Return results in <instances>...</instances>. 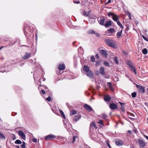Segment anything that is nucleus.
<instances>
[{
	"label": "nucleus",
	"mask_w": 148,
	"mask_h": 148,
	"mask_svg": "<svg viewBox=\"0 0 148 148\" xmlns=\"http://www.w3.org/2000/svg\"><path fill=\"white\" fill-rule=\"evenodd\" d=\"M78 138L76 136H74L73 138V141L72 142V143H73L76 140H78Z\"/></svg>",
	"instance_id": "23"
},
{
	"label": "nucleus",
	"mask_w": 148,
	"mask_h": 148,
	"mask_svg": "<svg viewBox=\"0 0 148 148\" xmlns=\"http://www.w3.org/2000/svg\"><path fill=\"white\" fill-rule=\"evenodd\" d=\"M114 61H115V63L116 64H118L119 63V62L117 58L116 57H115L114 58Z\"/></svg>",
	"instance_id": "34"
},
{
	"label": "nucleus",
	"mask_w": 148,
	"mask_h": 148,
	"mask_svg": "<svg viewBox=\"0 0 148 148\" xmlns=\"http://www.w3.org/2000/svg\"><path fill=\"white\" fill-rule=\"evenodd\" d=\"M136 95H137L136 93V92H133L132 93V96L134 98L136 97Z\"/></svg>",
	"instance_id": "33"
},
{
	"label": "nucleus",
	"mask_w": 148,
	"mask_h": 148,
	"mask_svg": "<svg viewBox=\"0 0 148 148\" xmlns=\"http://www.w3.org/2000/svg\"><path fill=\"white\" fill-rule=\"evenodd\" d=\"M128 133H129L130 134H131V131H130V130H129V131H128Z\"/></svg>",
	"instance_id": "60"
},
{
	"label": "nucleus",
	"mask_w": 148,
	"mask_h": 148,
	"mask_svg": "<svg viewBox=\"0 0 148 148\" xmlns=\"http://www.w3.org/2000/svg\"><path fill=\"white\" fill-rule=\"evenodd\" d=\"M142 53L144 54H146L147 53V49L146 48L143 49L142 50Z\"/></svg>",
	"instance_id": "27"
},
{
	"label": "nucleus",
	"mask_w": 148,
	"mask_h": 148,
	"mask_svg": "<svg viewBox=\"0 0 148 148\" xmlns=\"http://www.w3.org/2000/svg\"><path fill=\"white\" fill-rule=\"evenodd\" d=\"M133 66H134V65H133V64L131 65L130 66H129L130 68L132 67Z\"/></svg>",
	"instance_id": "59"
},
{
	"label": "nucleus",
	"mask_w": 148,
	"mask_h": 148,
	"mask_svg": "<svg viewBox=\"0 0 148 148\" xmlns=\"http://www.w3.org/2000/svg\"><path fill=\"white\" fill-rule=\"evenodd\" d=\"M115 143L116 145L118 146H121L123 144V142L119 140H115Z\"/></svg>",
	"instance_id": "6"
},
{
	"label": "nucleus",
	"mask_w": 148,
	"mask_h": 148,
	"mask_svg": "<svg viewBox=\"0 0 148 148\" xmlns=\"http://www.w3.org/2000/svg\"><path fill=\"white\" fill-rule=\"evenodd\" d=\"M100 63V62L99 61H97L96 62V65H98L99 63Z\"/></svg>",
	"instance_id": "51"
},
{
	"label": "nucleus",
	"mask_w": 148,
	"mask_h": 148,
	"mask_svg": "<svg viewBox=\"0 0 148 148\" xmlns=\"http://www.w3.org/2000/svg\"><path fill=\"white\" fill-rule=\"evenodd\" d=\"M65 68V66L64 64H60L58 66V69L60 70H64Z\"/></svg>",
	"instance_id": "14"
},
{
	"label": "nucleus",
	"mask_w": 148,
	"mask_h": 148,
	"mask_svg": "<svg viewBox=\"0 0 148 148\" xmlns=\"http://www.w3.org/2000/svg\"><path fill=\"white\" fill-rule=\"evenodd\" d=\"M96 56L97 58H99V55L97 53L96 54Z\"/></svg>",
	"instance_id": "57"
},
{
	"label": "nucleus",
	"mask_w": 148,
	"mask_h": 148,
	"mask_svg": "<svg viewBox=\"0 0 148 148\" xmlns=\"http://www.w3.org/2000/svg\"><path fill=\"white\" fill-rule=\"evenodd\" d=\"M95 34L97 36V37L99 36L100 35L98 33H95Z\"/></svg>",
	"instance_id": "55"
},
{
	"label": "nucleus",
	"mask_w": 148,
	"mask_h": 148,
	"mask_svg": "<svg viewBox=\"0 0 148 148\" xmlns=\"http://www.w3.org/2000/svg\"><path fill=\"white\" fill-rule=\"evenodd\" d=\"M4 47V46H2L0 48V50Z\"/></svg>",
	"instance_id": "61"
},
{
	"label": "nucleus",
	"mask_w": 148,
	"mask_h": 148,
	"mask_svg": "<svg viewBox=\"0 0 148 148\" xmlns=\"http://www.w3.org/2000/svg\"><path fill=\"white\" fill-rule=\"evenodd\" d=\"M111 2V0H108V2L106 3V4H108Z\"/></svg>",
	"instance_id": "54"
},
{
	"label": "nucleus",
	"mask_w": 148,
	"mask_h": 148,
	"mask_svg": "<svg viewBox=\"0 0 148 148\" xmlns=\"http://www.w3.org/2000/svg\"><path fill=\"white\" fill-rule=\"evenodd\" d=\"M16 139V137H15V136H14L12 138V140H14Z\"/></svg>",
	"instance_id": "58"
},
{
	"label": "nucleus",
	"mask_w": 148,
	"mask_h": 148,
	"mask_svg": "<svg viewBox=\"0 0 148 148\" xmlns=\"http://www.w3.org/2000/svg\"><path fill=\"white\" fill-rule=\"evenodd\" d=\"M25 143L23 141V143L21 145V148H25Z\"/></svg>",
	"instance_id": "38"
},
{
	"label": "nucleus",
	"mask_w": 148,
	"mask_h": 148,
	"mask_svg": "<svg viewBox=\"0 0 148 148\" xmlns=\"http://www.w3.org/2000/svg\"><path fill=\"white\" fill-rule=\"evenodd\" d=\"M89 33L90 34H95V32L94 31V30H90L89 31Z\"/></svg>",
	"instance_id": "42"
},
{
	"label": "nucleus",
	"mask_w": 148,
	"mask_h": 148,
	"mask_svg": "<svg viewBox=\"0 0 148 148\" xmlns=\"http://www.w3.org/2000/svg\"><path fill=\"white\" fill-rule=\"evenodd\" d=\"M138 143L139 145L142 147H144L145 145V142L142 139H139L138 141Z\"/></svg>",
	"instance_id": "3"
},
{
	"label": "nucleus",
	"mask_w": 148,
	"mask_h": 148,
	"mask_svg": "<svg viewBox=\"0 0 148 148\" xmlns=\"http://www.w3.org/2000/svg\"><path fill=\"white\" fill-rule=\"evenodd\" d=\"M121 110L122 112H124L125 111V108L123 107H122L121 108Z\"/></svg>",
	"instance_id": "48"
},
{
	"label": "nucleus",
	"mask_w": 148,
	"mask_h": 148,
	"mask_svg": "<svg viewBox=\"0 0 148 148\" xmlns=\"http://www.w3.org/2000/svg\"><path fill=\"white\" fill-rule=\"evenodd\" d=\"M0 138L4 139H5V137L4 134L1 133V132H0Z\"/></svg>",
	"instance_id": "25"
},
{
	"label": "nucleus",
	"mask_w": 148,
	"mask_h": 148,
	"mask_svg": "<svg viewBox=\"0 0 148 148\" xmlns=\"http://www.w3.org/2000/svg\"><path fill=\"white\" fill-rule=\"evenodd\" d=\"M112 22L111 21H107L104 25L106 27H109L112 25Z\"/></svg>",
	"instance_id": "9"
},
{
	"label": "nucleus",
	"mask_w": 148,
	"mask_h": 148,
	"mask_svg": "<svg viewBox=\"0 0 148 148\" xmlns=\"http://www.w3.org/2000/svg\"><path fill=\"white\" fill-rule=\"evenodd\" d=\"M55 138L56 136L50 134L45 136V140H48L49 139H54Z\"/></svg>",
	"instance_id": "4"
},
{
	"label": "nucleus",
	"mask_w": 148,
	"mask_h": 148,
	"mask_svg": "<svg viewBox=\"0 0 148 148\" xmlns=\"http://www.w3.org/2000/svg\"><path fill=\"white\" fill-rule=\"evenodd\" d=\"M41 92L43 94H45V92L43 89H42L41 90Z\"/></svg>",
	"instance_id": "47"
},
{
	"label": "nucleus",
	"mask_w": 148,
	"mask_h": 148,
	"mask_svg": "<svg viewBox=\"0 0 148 148\" xmlns=\"http://www.w3.org/2000/svg\"><path fill=\"white\" fill-rule=\"evenodd\" d=\"M15 143L16 144H20L22 143V142L21 140H17L15 141Z\"/></svg>",
	"instance_id": "30"
},
{
	"label": "nucleus",
	"mask_w": 148,
	"mask_h": 148,
	"mask_svg": "<svg viewBox=\"0 0 148 148\" xmlns=\"http://www.w3.org/2000/svg\"><path fill=\"white\" fill-rule=\"evenodd\" d=\"M86 75L88 77L90 78L93 77V73L90 71H89L87 72H86Z\"/></svg>",
	"instance_id": "10"
},
{
	"label": "nucleus",
	"mask_w": 148,
	"mask_h": 148,
	"mask_svg": "<svg viewBox=\"0 0 148 148\" xmlns=\"http://www.w3.org/2000/svg\"><path fill=\"white\" fill-rule=\"evenodd\" d=\"M31 55V53H26L22 57V58L24 59H26L29 58Z\"/></svg>",
	"instance_id": "11"
},
{
	"label": "nucleus",
	"mask_w": 148,
	"mask_h": 148,
	"mask_svg": "<svg viewBox=\"0 0 148 148\" xmlns=\"http://www.w3.org/2000/svg\"><path fill=\"white\" fill-rule=\"evenodd\" d=\"M102 118L106 120L107 119V116L105 114H102Z\"/></svg>",
	"instance_id": "31"
},
{
	"label": "nucleus",
	"mask_w": 148,
	"mask_h": 148,
	"mask_svg": "<svg viewBox=\"0 0 148 148\" xmlns=\"http://www.w3.org/2000/svg\"><path fill=\"white\" fill-rule=\"evenodd\" d=\"M25 31H26V30L25 29H24V32L25 33Z\"/></svg>",
	"instance_id": "64"
},
{
	"label": "nucleus",
	"mask_w": 148,
	"mask_h": 148,
	"mask_svg": "<svg viewBox=\"0 0 148 148\" xmlns=\"http://www.w3.org/2000/svg\"><path fill=\"white\" fill-rule=\"evenodd\" d=\"M115 30L114 28H110L108 30V33H111V34Z\"/></svg>",
	"instance_id": "22"
},
{
	"label": "nucleus",
	"mask_w": 148,
	"mask_h": 148,
	"mask_svg": "<svg viewBox=\"0 0 148 148\" xmlns=\"http://www.w3.org/2000/svg\"><path fill=\"white\" fill-rule=\"evenodd\" d=\"M74 3H75L79 4L80 3V1H74Z\"/></svg>",
	"instance_id": "50"
},
{
	"label": "nucleus",
	"mask_w": 148,
	"mask_h": 148,
	"mask_svg": "<svg viewBox=\"0 0 148 148\" xmlns=\"http://www.w3.org/2000/svg\"><path fill=\"white\" fill-rule=\"evenodd\" d=\"M107 145L108 146V147L109 148H111V147L109 144V142H108V141H107Z\"/></svg>",
	"instance_id": "46"
},
{
	"label": "nucleus",
	"mask_w": 148,
	"mask_h": 148,
	"mask_svg": "<svg viewBox=\"0 0 148 148\" xmlns=\"http://www.w3.org/2000/svg\"><path fill=\"white\" fill-rule=\"evenodd\" d=\"M100 52L102 56H104L105 57L107 56V53L106 51L103 50H100Z\"/></svg>",
	"instance_id": "15"
},
{
	"label": "nucleus",
	"mask_w": 148,
	"mask_h": 148,
	"mask_svg": "<svg viewBox=\"0 0 148 148\" xmlns=\"http://www.w3.org/2000/svg\"><path fill=\"white\" fill-rule=\"evenodd\" d=\"M77 113V111L75 110H73L71 112V114L72 115H74L76 114Z\"/></svg>",
	"instance_id": "37"
},
{
	"label": "nucleus",
	"mask_w": 148,
	"mask_h": 148,
	"mask_svg": "<svg viewBox=\"0 0 148 148\" xmlns=\"http://www.w3.org/2000/svg\"><path fill=\"white\" fill-rule=\"evenodd\" d=\"M84 108L86 109V110L89 112L91 111L92 110V109L91 107L88 105L87 104H85L84 106Z\"/></svg>",
	"instance_id": "8"
},
{
	"label": "nucleus",
	"mask_w": 148,
	"mask_h": 148,
	"mask_svg": "<svg viewBox=\"0 0 148 148\" xmlns=\"http://www.w3.org/2000/svg\"><path fill=\"white\" fill-rule=\"evenodd\" d=\"M109 107L112 110H115L118 108V106L117 105L113 103L110 104Z\"/></svg>",
	"instance_id": "5"
},
{
	"label": "nucleus",
	"mask_w": 148,
	"mask_h": 148,
	"mask_svg": "<svg viewBox=\"0 0 148 148\" xmlns=\"http://www.w3.org/2000/svg\"><path fill=\"white\" fill-rule=\"evenodd\" d=\"M127 64L129 65V66H130L131 65L133 64L130 61L128 60L127 61Z\"/></svg>",
	"instance_id": "36"
},
{
	"label": "nucleus",
	"mask_w": 148,
	"mask_h": 148,
	"mask_svg": "<svg viewBox=\"0 0 148 148\" xmlns=\"http://www.w3.org/2000/svg\"><path fill=\"white\" fill-rule=\"evenodd\" d=\"M114 14L112 12H110L108 14V16H112V17H113V16L114 15Z\"/></svg>",
	"instance_id": "39"
},
{
	"label": "nucleus",
	"mask_w": 148,
	"mask_h": 148,
	"mask_svg": "<svg viewBox=\"0 0 148 148\" xmlns=\"http://www.w3.org/2000/svg\"><path fill=\"white\" fill-rule=\"evenodd\" d=\"M136 86L138 88L139 92L141 93H144L145 92V90L143 87L138 85H137Z\"/></svg>",
	"instance_id": "2"
},
{
	"label": "nucleus",
	"mask_w": 148,
	"mask_h": 148,
	"mask_svg": "<svg viewBox=\"0 0 148 148\" xmlns=\"http://www.w3.org/2000/svg\"><path fill=\"white\" fill-rule=\"evenodd\" d=\"M117 24L122 29H123L124 28V26L122 25L119 21H118L117 22Z\"/></svg>",
	"instance_id": "28"
},
{
	"label": "nucleus",
	"mask_w": 148,
	"mask_h": 148,
	"mask_svg": "<svg viewBox=\"0 0 148 148\" xmlns=\"http://www.w3.org/2000/svg\"><path fill=\"white\" fill-rule=\"evenodd\" d=\"M122 30V29L120 32L117 33L116 36L118 38H119L121 36Z\"/></svg>",
	"instance_id": "21"
},
{
	"label": "nucleus",
	"mask_w": 148,
	"mask_h": 148,
	"mask_svg": "<svg viewBox=\"0 0 148 148\" xmlns=\"http://www.w3.org/2000/svg\"><path fill=\"white\" fill-rule=\"evenodd\" d=\"M130 68V70L131 71L134 72L136 75L137 72L135 68V67L134 66Z\"/></svg>",
	"instance_id": "18"
},
{
	"label": "nucleus",
	"mask_w": 148,
	"mask_h": 148,
	"mask_svg": "<svg viewBox=\"0 0 148 148\" xmlns=\"http://www.w3.org/2000/svg\"><path fill=\"white\" fill-rule=\"evenodd\" d=\"M90 126L92 127L93 126L95 129L97 128V127L96 126L95 123L94 122H92L90 123Z\"/></svg>",
	"instance_id": "24"
},
{
	"label": "nucleus",
	"mask_w": 148,
	"mask_h": 148,
	"mask_svg": "<svg viewBox=\"0 0 148 148\" xmlns=\"http://www.w3.org/2000/svg\"><path fill=\"white\" fill-rule=\"evenodd\" d=\"M84 70L86 72H87V71H90V68L89 67L86 65H85L84 66Z\"/></svg>",
	"instance_id": "20"
},
{
	"label": "nucleus",
	"mask_w": 148,
	"mask_h": 148,
	"mask_svg": "<svg viewBox=\"0 0 148 148\" xmlns=\"http://www.w3.org/2000/svg\"><path fill=\"white\" fill-rule=\"evenodd\" d=\"M33 141L34 142L36 143L37 141V140L36 138H34L33 139Z\"/></svg>",
	"instance_id": "49"
},
{
	"label": "nucleus",
	"mask_w": 148,
	"mask_h": 148,
	"mask_svg": "<svg viewBox=\"0 0 148 148\" xmlns=\"http://www.w3.org/2000/svg\"><path fill=\"white\" fill-rule=\"evenodd\" d=\"M97 123L102 125L103 126H104V125L103 124V121L101 119H100V120H99L97 121Z\"/></svg>",
	"instance_id": "26"
},
{
	"label": "nucleus",
	"mask_w": 148,
	"mask_h": 148,
	"mask_svg": "<svg viewBox=\"0 0 148 148\" xmlns=\"http://www.w3.org/2000/svg\"><path fill=\"white\" fill-rule=\"evenodd\" d=\"M145 137L147 140H148V136L145 135H143Z\"/></svg>",
	"instance_id": "53"
},
{
	"label": "nucleus",
	"mask_w": 148,
	"mask_h": 148,
	"mask_svg": "<svg viewBox=\"0 0 148 148\" xmlns=\"http://www.w3.org/2000/svg\"><path fill=\"white\" fill-rule=\"evenodd\" d=\"M81 117V116L79 115H76L74 117V120L75 121H78Z\"/></svg>",
	"instance_id": "19"
},
{
	"label": "nucleus",
	"mask_w": 148,
	"mask_h": 148,
	"mask_svg": "<svg viewBox=\"0 0 148 148\" xmlns=\"http://www.w3.org/2000/svg\"><path fill=\"white\" fill-rule=\"evenodd\" d=\"M142 37L145 40L147 41V38L144 35H142Z\"/></svg>",
	"instance_id": "43"
},
{
	"label": "nucleus",
	"mask_w": 148,
	"mask_h": 148,
	"mask_svg": "<svg viewBox=\"0 0 148 148\" xmlns=\"http://www.w3.org/2000/svg\"><path fill=\"white\" fill-rule=\"evenodd\" d=\"M90 60L92 62H94L95 61V59L93 56L91 57Z\"/></svg>",
	"instance_id": "35"
},
{
	"label": "nucleus",
	"mask_w": 148,
	"mask_h": 148,
	"mask_svg": "<svg viewBox=\"0 0 148 148\" xmlns=\"http://www.w3.org/2000/svg\"><path fill=\"white\" fill-rule=\"evenodd\" d=\"M125 12L127 14V15L128 16L129 19H131L132 18L131 14L129 12Z\"/></svg>",
	"instance_id": "32"
},
{
	"label": "nucleus",
	"mask_w": 148,
	"mask_h": 148,
	"mask_svg": "<svg viewBox=\"0 0 148 148\" xmlns=\"http://www.w3.org/2000/svg\"><path fill=\"white\" fill-rule=\"evenodd\" d=\"M60 114H61L63 118L64 119H65V116L63 111H62V110H60Z\"/></svg>",
	"instance_id": "29"
},
{
	"label": "nucleus",
	"mask_w": 148,
	"mask_h": 148,
	"mask_svg": "<svg viewBox=\"0 0 148 148\" xmlns=\"http://www.w3.org/2000/svg\"><path fill=\"white\" fill-rule=\"evenodd\" d=\"M51 97L50 96H49L48 97L46 98L47 100L48 101H51Z\"/></svg>",
	"instance_id": "44"
},
{
	"label": "nucleus",
	"mask_w": 148,
	"mask_h": 148,
	"mask_svg": "<svg viewBox=\"0 0 148 148\" xmlns=\"http://www.w3.org/2000/svg\"><path fill=\"white\" fill-rule=\"evenodd\" d=\"M110 89H111V90H113L112 87H111V88H110Z\"/></svg>",
	"instance_id": "62"
},
{
	"label": "nucleus",
	"mask_w": 148,
	"mask_h": 148,
	"mask_svg": "<svg viewBox=\"0 0 148 148\" xmlns=\"http://www.w3.org/2000/svg\"><path fill=\"white\" fill-rule=\"evenodd\" d=\"M105 34L107 36H110L111 35L110 34H109L108 33H107V32H106Z\"/></svg>",
	"instance_id": "56"
},
{
	"label": "nucleus",
	"mask_w": 148,
	"mask_h": 148,
	"mask_svg": "<svg viewBox=\"0 0 148 148\" xmlns=\"http://www.w3.org/2000/svg\"><path fill=\"white\" fill-rule=\"evenodd\" d=\"M119 103H120V105L122 106L124 104L123 103H121L120 102H119Z\"/></svg>",
	"instance_id": "52"
},
{
	"label": "nucleus",
	"mask_w": 148,
	"mask_h": 148,
	"mask_svg": "<svg viewBox=\"0 0 148 148\" xmlns=\"http://www.w3.org/2000/svg\"><path fill=\"white\" fill-rule=\"evenodd\" d=\"M105 18H103L100 20L99 21V23L101 25H104V23L105 22Z\"/></svg>",
	"instance_id": "17"
},
{
	"label": "nucleus",
	"mask_w": 148,
	"mask_h": 148,
	"mask_svg": "<svg viewBox=\"0 0 148 148\" xmlns=\"http://www.w3.org/2000/svg\"><path fill=\"white\" fill-rule=\"evenodd\" d=\"M83 15L85 16H87L88 14L86 13V12H84L83 13Z\"/></svg>",
	"instance_id": "45"
},
{
	"label": "nucleus",
	"mask_w": 148,
	"mask_h": 148,
	"mask_svg": "<svg viewBox=\"0 0 148 148\" xmlns=\"http://www.w3.org/2000/svg\"><path fill=\"white\" fill-rule=\"evenodd\" d=\"M108 86H109V87H110V88H111L112 87V84L111 82H108Z\"/></svg>",
	"instance_id": "41"
},
{
	"label": "nucleus",
	"mask_w": 148,
	"mask_h": 148,
	"mask_svg": "<svg viewBox=\"0 0 148 148\" xmlns=\"http://www.w3.org/2000/svg\"><path fill=\"white\" fill-rule=\"evenodd\" d=\"M99 71L100 73L102 75H103L105 74V72L103 67H101L99 69Z\"/></svg>",
	"instance_id": "16"
},
{
	"label": "nucleus",
	"mask_w": 148,
	"mask_h": 148,
	"mask_svg": "<svg viewBox=\"0 0 148 148\" xmlns=\"http://www.w3.org/2000/svg\"><path fill=\"white\" fill-rule=\"evenodd\" d=\"M112 18L114 21L117 22L119 20V17L118 15L114 14Z\"/></svg>",
	"instance_id": "12"
},
{
	"label": "nucleus",
	"mask_w": 148,
	"mask_h": 148,
	"mask_svg": "<svg viewBox=\"0 0 148 148\" xmlns=\"http://www.w3.org/2000/svg\"><path fill=\"white\" fill-rule=\"evenodd\" d=\"M18 133L22 138L23 139L25 140L26 139L25 135L24 134V133L22 131H19Z\"/></svg>",
	"instance_id": "7"
},
{
	"label": "nucleus",
	"mask_w": 148,
	"mask_h": 148,
	"mask_svg": "<svg viewBox=\"0 0 148 148\" xmlns=\"http://www.w3.org/2000/svg\"><path fill=\"white\" fill-rule=\"evenodd\" d=\"M103 64L104 65L107 67L109 66V64L107 62L105 61L103 62Z\"/></svg>",
	"instance_id": "40"
},
{
	"label": "nucleus",
	"mask_w": 148,
	"mask_h": 148,
	"mask_svg": "<svg viewBox=\"0 0 148 148\" xmlns=\"http://www.w3.org/2000/svg\"><path fill=\"white\" fill-rule=\"evenodd\" d=\"M106 42L108 46L113 48L116 47V43L113 40L107 39L106 40Z\"/></svg>",
	"instance_id": "1"
},
{
	"label": "nucleus",
	"mask_w": 148,
	"mask_h": 148,
	"mask_svg": "<svg viewBox=\"0 0 148 148\" xmlns=\"http://www.w3.org/2000/svg\"><path fill=\"white\" fill-rule=\"evenodd\" d=\"M16 148H19V147L18 146H16Z\"/></svg>",
	"instance_id": "63"
},
{
	"label": "nucleus",
	"mask_w": 148,
	"mask_h": 148,
	"mask_svg": "<svg viewBox=\"0 0 148 148\" xmlns=\"http://www.w3.org/2000/svg\"><path fill=\"white\" fill-rule=\"evenodd\" d=\"M111 99V97L109 95H107L105 96L104 97V100L106 101H109Z\"/></svg>",
	"instance_id": "13"
}]
</instances>
